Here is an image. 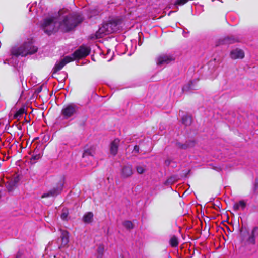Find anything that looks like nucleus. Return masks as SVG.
<instances>
[{
    "mask_svg": "<svg viewBox=\"0 0 258 258\" xmlns=\"http://www.w3.org/2000/svg\"><path fill=\"white\" fill-rule=\"evenodd\" d=\"M67 216L68 214L65 212H63L61 215V218L63 220H65L67 218Z\"/></svg>",
    "mask_w": 258,
    "mask_h": 258,
    "instance_id": "obj_29",
    "label": "nucleus"
},
{
    "mask_svg": "<svg viewBox=\"0 0 258 258\" xmlns=\"http://www.w3.org/2000/svg\"><path fill=\"white\" fill-rule=\"evenodd\" d=\"M90 52V49L89 47L81 46L71 56L72 57L73 60H74L75 59H79L87 56L89 54Z\"/></svg>",
    "mask_w": 258,
    "mask_h": 258,
    "instance_id": "obj_5",
    "label": "nucleus"
},
{
    "mask_svg": "<svg viewBox=\"0 0 258 258\" xmlns=\"http://www.w3.org/2000/svg\"><path fill=\"white\" fill-rule=\"evenodd\" d=\"M236 41H237V40L234 38H232L231 37H226L223 39L220 40L218 44H217V45L221 44H231Z\"/></svg>",
    "mask_w": 258,
    "mask_h": 258,
    "instance_id": "obj_17",
    "label": "nucleus"
},
{
    "mask_svg": "<svg viewBox=\"0 0 258 258\" xmlns=\"http://www.w3.org/2000/svg\"><path fill=\"white\" fill-rule=\"evenodd\" d=\"M177 146L181 149H186L187 147H188L189 146V145L188 144H181L180 143H177Z\"/></svg>",
    "mask_w": 258,
    "mask_h": 258,
    "instance_id": "obj_26",
    "label": "nucleus"
},
{
    "mask_svg": "<svg viewBox=\"0 0 258 258\" xmlns=\"http://www.w3.org/2000/svg\"><path fill=\"white\" fill-rule=\"evenodd\" d=\"M136 170L139 174H142L145 171V168L142 166H138L136 167Z\"/></svg>",
    "mask_w": 258,
    "mask_h": 258,
    "instance_id": "obj_25",
    "label": "nucleus"
},
{
    "mask_svg": "<svg viewBox=\"0 0 258 258\" xmlns=\"http://www.w3.org/2000/svg\"><path fill=\"white\" fill-rule=\"evenodd\" d=\"M258 237V227H254L251 232V233L247 239L248 243L254 245L256 242V238Z\"/></svg>",
    "mask_w": 258,
    "mask_h": 258,
    "instance_id": "obj_11",
    "label": "nucleus"
},
{
    "mask_svg": "<svg viewBox=\"0 0 258 258\" xmlns=\"http://www.w3.org/2000/svg\"><path fill=\"white\" fill-rule=\"evenodd\" d=\"M174 12V11H170V12L169 13L168 15H170V14H171V13H173V12Z\"/></svg>",
    "mask_w": 258,
    "mask_h": 258,
    "instance_id": "obj_32",
    "label": "nucleus"
},
{
    "mask_svg": "<svg viewBox=\"0 0 258 258\" xmlns=\"http://www.w3.org/2000/svg\"><path fill=\"white\" fill-rule=\"evenodd\" d=\"M95 153L94 150L92 148L86 149L83 154V158L84 160L89 159L91 160L93 159V156Z\"/></svg>",
    "mask_w": 258,
    "mask_h": 258,
    "instance_id": "obj_14",
    "label": "nucleus"
},
{
    "mask_svg": "<svg viewBox=\"0 0 258 258\" xmlns=\"http://www.w3.org/2000/svg\"><path fill=\"white\" fill-rule=\"evenodd\" d=\"M69 233L66 230H61V246L66 245L69 242Z\"/></svg>",
    "mask_w": 258,
    "mask_h": 258,
    "instance_id": "obj_15",
    "label": "nucleus"
},
{
    "mask_svg": "<svg viewBox=\"0 0 258 258\" xmlns=\"http://www.w3.org/2000/svg\"><path fill=\"white\" fill-rule=\"evenodd\" d=\"M25 110L23 108L20 109L15 114V117L17 119H19L22 115L24 113Z\"/></svg>",
    "mask_w": 258,
    "mask_h": 258,
    "instance_id": "obj_23",
    "label": "nucleus"
},
{
    "mask_svg": "<svg viewBox=\"0 0 258 258\" xmlns=\"http://www.w3.org/2000/svg\"><path fill=\"white\" fill-rule=\"evenodd\" d=\"M133 174L132 168L131 165H126L123 167L121 170V177L126 178L131 176Z\"/></svg>",
    "mask_w": 258,
    "mask_h": 258,
    "instance_id": "obj_12",
    "label": "nucleus"
},
{
    "mask_svg": "<svg viewBox=\"0 0 258 258\" xmlns=\"http://www.w3.org/2000/svg\"><path fill=\"white\" fill-rule=\"evenodd\" d=\"M78 106L73 103H71L63 107L61 111V115L64 119H72L78 111Z\"/></svg>",
    "mask_w": 258,
    "mask_h": 258,
    "instance_id": "obj_4",
    "label": "nucleus"
},
{
    "mask_svg": "<svg viewBox=\"0 0 258 258\" xmlns=\"http://www.w3.org/2000/svg\"><path fill=\"white\" fill-rule=\"evenodd\" d=\"M104 251V246L103 245L100 244L97 249V258H103Z\"/></svg>",
    "mask_w": 258,
    "mask_h": 258,
    "instance_id": "obj_19",
    "label": "nucleus"
},
{
    "mask_svg": "<svg viewBox=\"0 0 258 258\" xmlns=\"http://www.w3.org/2000/svg\"><path fill=\"white\" fill-rule=\"evenodd\" d=\"M41 157V155L40 154H33V155L32 156L31 160H38V159H39Z\"/></svg>",
    "mask_w": 258,
    "mask_h": 258,
    "instance_id": "obj_27",
    "label": "nucleus"
},
{
    "mask_svg": "<svg viewBox=\"0 0 258 258\" xmlns=\"http://www.w3.org/2000/svg\"><path fill=\"white\" fill-rule=\"evenodd\" d=\"M93 214L92 212H89L86 213L83 216V221L86 223H89L92 221Z\"/></svg>",
    "mask_w": 258,
    "mask_h": 258,
    "instance_id": "obj_18",
    "label": "nucleus"
},
{
    "mask_svg": "<svg viewBox=\"0 0 258 258\" xmlns=\"http://www.w3.org/2000/svg\"><path fill=\"white\" fill-rule=\"evenodd\" d=\"M83 21L78 13H71L68 9L63 8L57 13L45 18L41 24L44 32L48 35L60 30L68 32Z\"/></svg>",
    "mask_w": 258,
    "mask_h": 258,
    "instance_id": "obj_1",
    "label": "nucleus"
},
{
    "mask_svg": "<svg viewBox=\"0 0 258 258\" xmlns=\"http://www.w3.org/2000/svg\"><path fill=\"white\" fill-rule=\"evenodd\" d=\"M119 21L113 19L107 23H104L102 26L96 32L95 36L92 37V38L98 39L102 37L103 34L106 35L116 32L119 29Z\"/></svg>",
    "mask_w": 258,
    "mask_h": 258,
    "instance_id": "obj_3",
    "label": "nucleus"
},
{
    "mask_svg": "<svg viewBox=\"0 0 258 258\" xmlns=\"http://www.w3.org/2000/svg\"><path fill=\"white\" fill-rule=\"evenodd\" d=\"M139 147L137 145H136L134 146V150L136 151L137 152H139Z\"/></svg>",
    "mask_w": 258,
    "mask_h": 258,
    "instance_id": "obj_30",
    "label": "nucleus"
},
{
    "mask_svg": "<svg viewBox=\"0 0 258 258\" xmlns=\"http://www.w3.org/2000/svg\"><path fill=\"white\" fill-rule=\"evenodd\" d=\"M244 56V51L237 48L232 50L230 53V57L232 59H242Z\"/></svg>",
    "mask_w": 258,
    "mask_h": 258,
    "instance_id": "obj_10",
    "label": "nucleus"
},
{
    "mask_svg": "<svg viewBox=\"0 0 258 258\" xmlns=\"http://www.w3.org/2000/svg\"><path fill=\"white\" fill-rule=\"evenodd\" d=\"M37 47L34 46L32 39H28L22 45H16L12 47L10 49V54L12 57H18L20 56L23 57L28 54L35 53Z\"/></svg>",
    "mask_w": 258,
    "mask_h": 258,
    "instance_id": "obj_2",
    "label": "nucleus"
},
{
    "mask_svg": "<svg viewBox=\"0 0 258 258\" xmlns=\"http://www.w3.org/2000/svg\"><path fill=\"white\" fill-rule=\"evenodd\" d=\"M6 61H7V60L4 61V63H6Z\"/></svg>",
    "mask_w": 258,
    "mask_h": 258,
    "instance_id": "obj_33",
    "label": "nucleus"
},
{
    "mask_svg": "<svg viewBox=\"0 0 258 258\" xmlns=\"http://www.w3.org/2000/svg\"><path fill=\"white\" fill-rule=\"evenodd\" d=\"M119 140L115 139L112 141L110 144V153L113 155H115L118 151V145L119 144Z\"/></svg>",
    "mask_w": 258,
    "mask_h": 258,
    "instance_id": "obj_13",
    "label": "nucleus"
},
{
    "mask_svg": "<svg viewBox=\"0 0 258 258\" xmlns=\"http://www.w3.org/2000/svg\"><path fill=\"white\" fill-rule=\"evenodd\" d=\"M72 61H73V58L71 56H66L55 64L53 68V73H56L57 71H60L66 64Z\"/></svg>",
    "mask_w": 258,
    "mask_h": 258,
    "instance_id": "obj_8",
    "label": "nucleus"
},
{
    "mask_svg": "<svg viewBox=\"0 0 258 258\" xmlns=\"http://www.w3.org/2000/svg\"><path fill=\"white\" fill-rule=\"evenodd\" d=\"M63 186V182L61 181L59 183L56 187H54L53 189L50 190L48 192L44 194L42 196V198H46L49 197H54L60 193L62 189Z\"/></svg>",
    "mask_w": 258,
    "mask_h": 258,
    "instance_id": "obj_6",
    "label": "nucleus"
},
{
    "mask_svg": "<svg viewBox=\"0 0 258 258\" xmlns=\"http://www.w3.org/2000/svg\"><path fill=\"white\" fill-rule=\"evenodd\" d=\"M191 89V86L190 84L186 85L183 87V91H187L189 89Z\"/></svg>",
    "mask_w": 258,
    "mask_h": 258,
    "instance_id": "obj_28",
    "label": "nucleus"
},
{
    "mask_svg": "<svg viewBox=\"0 0 258 258\" xmlns=\"http://www.w3.org/2000/svg\"><path fill=\"white\" fill-rule=\"evenodd\" d=\"M174 60V58H173L171 55H162L159 56L157 58V64L158 66H162L166 64L170 63L171 61Z\"/></svg>",
    "mask_w": 258,
    "mask_h": 258,
    "instance_id": "obj_9",
    "label": "nucleus"
},
{
    "mask_svg": "<svg viewBox=\"0 0 258 258\" xmlns=\"http://www.w3.org/2000/svg\"><path fill=\"white\" fill-rule=\"evenodd\" d=\"M170 243L172 247L177 246L178 244L177 238L175 236H173L170 239Z\"/></svg>",
    "mask_w": 258,
    "mask_h": 258,
    "instance_id": "obj_22",
    "label": "nucleus"
},
{
    "mask_svg": "<svg viewBox=\"0 0 258 258\" xmlns=\"http://www.w3.org/2000/svg\"><path fill=\"white\" fill-rule=\"evenodd\" d=\"M172 178L168 179L165 182V184H167L168 183H170L171 182Z\"/></svg>",
    "mask_w": 258,
    "mask_h": 258,
    "instance_id": "obj_31",
    "label": "nucleus"
},
{
    "mask_svg": "<svg viewBox=\"0 0 258 258\" xmlns=\"http://www.w3.org/2000/svg\"><path fill=\"white\" fill-rule=\"evenodd\" d=\"M188 0H176L174 3V6L178 9V6H182L186 4Z\"/></svg>",
    "mask_w": 258,
    "mask_h": 258,
    "instance_id": "obj_21",
    "label": "nucleus"
},
{
    "mask_svg": "<svg viewBox=\"0 0 258 258\" xmlns=\"http://www.w3.org/2000/svg\"><path fill=\"white\" fill-rule=\"evenodd\" d=\"M123 225L128 229L133 228V224L130 221H125L123 223Z\"/></svg>",
    "mask_w": 258,
    "mask_h": 258,
    "instance_id": "obj_24",
    "label": "nucleus"
},
{
    "mask_svg": "<svg viewBox=\"0 0 258 258\" xmlns=\"http://www.w3.org/2000/svg\"><path fill=\"white\" fill-rule=\"evenodd\" d=\"M246 204L243 200H241L238 202L234 203L233 205V209L235 211H238L240 209L243 210L246 207Z\"/></svg>",
    "mask_w": 258,
    "mask_h": 258,
    "instance_id": "obj_16",
    "label": "nucleus"
},
{
    "mask_svg": "<svg viewBox=\"0 0 258 258\" xmlns=\"http://www.w3.org/2000/svg\"><path fill=\"white\" fill-rule=\"evenodd\" d=\"M19 180L20 178L19 176L17 175L8 181L6 183V187L8 191L9 192L13 191L17 187Z\"/></svg>",
    "mask_w": 258,
    "mask_h": 258,
    "instance_id": "obj_7",
    "label": "nucleus"
},
{
    "mask_svg": "<svg viewBox=\"0 0 258 258\" xmlns=\"http://www.w3.org/2000/svg\"><path fill=\"white\" fill-rule=\"evenodd\" d=\"M182 123L185 126L190 125L192 122V118L188 115H184L182 118Z\"/></svg>",
    "mask_w": 258,
    "mask_h": 258,
    "instance_id": "obj_20",
    "label": "nucleus"
}]
</instances>
